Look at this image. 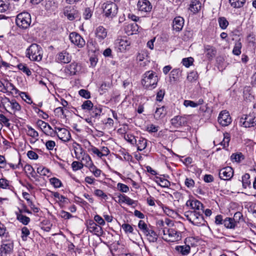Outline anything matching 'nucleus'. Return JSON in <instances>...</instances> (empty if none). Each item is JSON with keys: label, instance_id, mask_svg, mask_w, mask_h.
I'll return each instance as SVG.
<instances>
[{"label": "nucleus", "instance_id": "obj_61", "mask_svg": "<svg viewBox=\"0 0 256 256\" xmlns=\"http://www.w3.org/2000/svg\"><path fill=\"white\" fill-rule=\"evenodd\" d=\"M118 188V190L123 192H127L129 191V188L128 186L122 184V183H118L117 184Z\"/></svg>", "mask_w": 256, "mask_h": 256}, {"label": "nucleus", "instance_id": "obj_52", "mask_svg": "<svg viewBox=\"0 0 256 256\" xmlns=\"http://www.w3.org/2000/svg\"><path fill=\"white\" fill-rule=\"evenodd\" d=\"M84 165L81 162L74 161L72 164V168L74 171H76L83 168Z\"/></svg>", "mask_w": 256, "mask_h": 256}, {"label": "nucleus", "instance_id": "obj_22", "mask_svg": "<svg viewBox=\"0 0 256 256\" xmlns=\"http://www.w3.org/2000/svg\"><path fill=\"white\" fill-rule=\"evenodd\" d=\"M116 44L120 52L124 51L128 46L130 45V42L126 38L118 39L116 40Z\"/></svg>", "mask_w": 256, "mask_h": 256}, {"label": "nucleus", "instance_id": "obj_64", "mask_svg": "<svg viewBox=\"0 0 256 256\" xmlns=\"http://www.w3.org/2000/svg\"><path fill=\"white\" fill-rule=\"evenodd\" d=\"M54 2L53 0H48L46 1L45 4L46 9L47 10H51L54 6Z\"/></svg>", "mask_w": 256, "mask_h": 256}, {"label": "nucleus", "instance_id": "obj_14", "mask_svg": "<svg viewBox=\"0 0 256 256\" xmlns=\"http://www.w3.org/2000/svg\"><path fill=\"white\" fill-rule=\"evenodd\" d=\"M81 70V66L78 63L73 62L64 69L65 72L70 76L76 74Z\"/></svg>", "mask_w": 256, "mask_h": 256}, {"label": "nucleus", "instance_id": "obj_50", "mask_svg": "<svg viewBox=\"0 0 256 256\" xmlns=\"http://www.w3.org/2000/svg\"><path fill=\"white\" fill-rule=\"evenodd\" d=\"M198 77V73L196 71H192L188 73L187 80L190 82H195Z\"/></svg>", "mask_w": 256, "mask_h": 256}, {"label": "nucleus", "instance_id": "obj_39", "mask_svg": "<svg viewBox=\"0 0 256 256\" xmlns=\"http://www.w3.org/2000/svg\"><path fill=\"white\" fill-rule=\"evenodd\" d=\"M182 72L180 68L172 70L170 72V78H173L174 81L178 80L181 76Z\"/></svg>", "mask_w": 256, "mask_h": 256}, {"label": "nucleus", "instance_id": "obj_28", "mask_svg": "<svg viewBox=\"0 0 256 256\" xmlns=\"http://www.w3.org/2000/svg\"><path fill=\"white\" fill-rule=\"evenodd\" d=\"M198 214L199 212L196 210L188 211L184 213V216L190 223L194 224V222L196 220V216L198 215Z\"/></svg>", "mask_w": 256, "mask_h": 256}, {"label": "nucleus", "instance_id": "obj_46", "mask_svg": "<svg viewBox=\"0 0 256 256\" xmlns=\"http://www.w3.org/2000/svg\"><path fill=\"white\" fill-rule=\"evenodd\" d=\"M250 176L248 174H245L242 177V186L244 188H246L247 186H250Z\"/></svg>", "mask_w": 256, "mask_h": 256}, {"label": "nucleus", "instance_id": "obj_38", "mask_svg": "<svg viewBox=\"0 0 256 256\" xmlns=\"http://www.w3.org/2000/svg\"><path fill=\"white\" fill-rule=\"evenodd\" d=\"M246 0H229V2L234 8H240L245 4Z\"/></svg>", "mask_w": 256, "mask_h": 256}, {"label": "nucleus", "instance_id": "obj_32", "mask_svg": "<svg viewBox=\"0 0 256 256\" xmlns=\"http://www.w3.org/2000/svg\"><path fill=\"white\" fill-rule=\"evenodd\" d=\"M204 52L206 56L211 59L216 55V50L213 46L207 45L204 46Z\"/></svg>", "mask_w": 256, "mask_h": 256}, {"label": "nucleus", "instance_id": "obj_2", "mask_svg": "<svg viewBox=\"0 0 256 256\" xmlns=\"http://www.w3.org/2000/svg\"><path fill=\"white\" fill-rule=\"evenodd\" d=\"M26 56L30 60L40 62L42 58V48L36 44H32L26 48Z\"/></svg>", "mask_w": 256, "mask_h": 256}, {"label": "nucleus", "instance_id": "obj_42", "mask_svg": "<svg viewBox=\"0 0 256 256\" xmlns=\"http://www.w3.org/2000/svg\"><path fill=\"white\" fill-rule=\"evenodd\" d=\"M156 182L162 187H168L170 186V182L166 179L156 176Z\"/></svg>", "mask_w": 256, "mask_h": 256}, {"label": "nucleus", "instance_id": "obj_35", "mask_svg": "<svg viewBox=\"0 0 256 256\" xmlns=\"http://www.w3.org/2000/svg\"><path fill=\"white\" fill-rule=\"evenodd\" d=\"M204 212V211H200V212H199L198 214L196 216V220L194 222V225L197 226L204 225L206 221L203 216Z\"/></svg>", "mask_w": 256, "mask_h": 256}, {"label": "nucleus", "instance_id": "obj_30", "mask_svg": "<svg viewBox=\"0 0 256 256\" xmlns=\"http://www.w3.org/2000/svg\"><path fill=\"white\" fill-rule=\"evenodd\" d=\"M176 250L182 255H188L190 251V247L188 245L178 246L175 248Z\"/></svg>", "mask_w": 256, "mask_h": 256}, {"label": "nucleus", "instance_id": "obj_54", "mask_svg": "<svg viewBox=\"0 0 256 256\" xmlns=\"http://www.w3.org/2000/svg\"><path fill=\"white\" fill-rule=\"evenodd\" d=\"M88 168L95 176L98 177L100 175L102 172L101 170L96 168L94 164L92 165Z\"/></svg>", "mask_w": 256, "mask_h": 256}, {"label": "nucleus", "instance_id": "obj_55", "mask_svg": "<svg viewBox=\"0 0 256 256\" xmlns=\"http://www.w3.org/2000/svg\"><path fill=\"white\" fill-rule=\"evenodd\" d=\"M124 139L132 144H134L136 143V140L135 136L132 134H126L124 135Z\"/></svg>", "mask_w": 256, "mask_h": 256}, {"label": "nucleus", "instance_id": "obj_23", "mask_svg": "<svg viewBox=\"0 0 256 256\" xmlns=\"http://www.w3.org/2000/svg\"><path fill=\"white\" fill-rule=\"evenodd\" d=\"M202 4L199 0H191L189 10L194 14L198 12L201 8Z\"/></svg>", "mask_w": 256, "mask_h": 256}, {"label": "nucleus", "instance_id": "obj_21", "mask_svg": "<svg viewBox=\"0 0 256 256\" xmlns=\"http://www.w3.org/2000/svg\"><path fill=\"white\" fill-rule=\"evenodd\" d=\"M88 228L90 232H94L96 234L99 235L102 233V228L98 226L94 221L90 220L88 225Z\"/></svg>", "mask_w": 256, "mask_h": 256}, {"label": "nucleus", "instance_id": "obj_12", "mask_svg": "<svg viewBox=\"0 0 256 256\" xmlns=\"http://www.w3.org/2000/svg\"><path fill=\"white\" fill-rule=\"evenodd\" d=\"M234 175V170L230 166H226L220 170L219 176L221 180H228L232 178Z\"/></svg>", "mask_w": 256, "mask_h": 256}, {"label": "nucleus", "instance_id": "obj_36", "mask_svg": "<svg viewBox=\"0 0 256 256\" xmlns=\"http://www.w3.org/2000/svg\"><path fill=\"white\" fill-rule=\"evenodd\" d=\"M26 127L28 128L26 134L28 136L34 138L36 140H38V137L39 136L38 132L30 126L28 125Z\"/></svg>", "mask_w": 256, "mask_h": 256}, {"label": "nucleus", "instance_id": "obj_41", "mask_svg": "<svg viewBox=\"0 0 256 256\" xmlns=\"http://www.w3.org/2000/svg\"><path fill=\"white\" fill-rule=\"evenodd\" d=\"M220 27L222 30H225L227 28L229 24L226 18L222 16L218 18V20Z\"/></svg>", "mask_w": 256, "mask_h": 256}, {"label": "nucleus", "instance_id": "obj_1", "mask_svg": "<svg viewBox=\"0 0 256 256\" xmlns=\"http://www.w3.org/2000/svg\"><path fill=\"white\" fill-rule=\"evenodd\" d=\"M158 78L152 70L146 71L142 76V84L146 89L152 90L156 86Z\"/></svg>", "mask_w": 256, "mask_h": 256}, {"label": "nucleus", "instance_id": "obj_33", "mask_svg": "<svg viewBox=\"0 0 256 256\" xmlns=\"http://www.w3.org/2000/svg\"><path fill=\"white\" fill-rule=\"evenodd\" d=\"M204 103V100L202 98H200L196 102L190 100H184V105L186 107H192L196 108L199 105H201Z\"/></svg>", "mask_w": 256, "mask_h": 256}, {"label": "nucleus", "instance_id": "obj_10", "mask_svg": "<svg viewBox=\"0 0 256 256\" xmlns=\"http://www.w3.org/2000/svg\"><path fill=\"white\" fill-rule=\"evenodd\" d=\"M69 39L72 44L79 48H83L86 44L84 40L80 34L76 32L70 33Z\"/></svg>", "mask_w": 256, "mask_h": 256}, {"label": "nucleus", "instance_id": "obj_26", "mask_svg": "<svg viewBox=\"0 0 256 256\" xmlns=\"http://www.w3.org/2000/svg\"><path fill=\"white\" fill-rule=\"evenodd\" d=\"M80 160L84 166L88 168H89L94 164L91 158L87 153L84 154Z\"/></svg>", "mask_w": 256, "mask_h": 256}, {"label": "nucleus", "instance_id": "obj_57", "mask_svg": "<svg viewBox=\"0 0 256 256\" xmlns=\"http://www.w3.org/2000/svg\"><path fill=\"white\" fill-rule=\"evenodd\" d=\"M78 94L81 96L85 98L88 99L90 98V93L88 90L82 89L79 90Z\"/></svg>", "mask_w": 256, "mask_h": 256}, {"label": "nucleus", "instance_id": "obj_16", "mask_svg": "<svg viewBox=\"0 0 256 256\" xmlns=\"http://www.w3.org/2000/svg\"><path fill=\"white\" fill-rule=\"evenodd\" d=\"M137 6L138 10L142 12H148L152 9V5L148 0H139Z\"/></svg>", "mask_w": 256, "mask_h": 256}, {"label": "nucleus", "instance_id": "obj_13", "mask_svg": "<svg viewBox=\"0 0 256 256\" xmlns=\"http://www.w3.org/2000/svg\"><path fill=\"white\" fill-rule=\"evenodd\" d=\"M54 128L58 130V137L62 141L68 142L71 138V135L69 131L65 128H60L55 126Z\"/></svg>", "mask_w": 256, "mask_h": 256}, {"label": "nucleus", "instance_id": "obj_3", "mask_svg": "<svg viewBox=\"0 0 256 256\" xmlns=\"http://www.w3.org/2000/svg\"><path fill=\"white\" fill-rule=\"evenodd\" d=\"M2 108H4L8 112L11 114H16L20 112L22 108L19 103L15 100H10L9 98L4 96L2 98Z\"/></svg>", "mask_w": 256, "mask_h": 256}, {"label": "nucleus", "instance_id": "obj_29", "mask_svg": "<svg viewBox=\"0 0 256 256\" xmlns=\"http://www.w3.org/2000/svg\"><path fill=\"white\" fill-rule=\"evenodd\" d=\"M223 224L228 228L234 229L236 226V222L234 218H226L223 222Z\"/></svg>", "mask_w": 256, "mask_h": 256}, {"label": "nucleus", "instance_id": "obj_37", "mask_svg": "<svg viewBox=\"0 0 256 256\" xmlns=\"http://www.w3.org/2000/svg\"><path fill=\"white\" fill-rule=\"evenodd\" d=\"M242 44L240 39L236 40L235 42L234 48L232 50V53L234 55L239 56L241 54V48Z\"/></svg>", "mask_w": 256, "mask_h": 256}, {"label": "nucleus", "instance_id": "obj_53", "mask_svg": "<svg viewBox=\"0 0 256 256\" xmlns=\"http://www.w3.org/2000/svg\"><path fill=\"white\" fill-rule=\"evenodd\" d=\"M26 172H28L33 178H35L36 172L34 168L30 164H26L24 167Z\"/></svg>", "mask_w": 256, "mask_h": 256}, {"label": "nucleus", "instance_id": "obj_51", "mask_svg": "<svg viewBox=\"0 0 256 256\" xmlns=\"http://www.w3.org/2000/svg\"><path fill=\"white\" fill-rule=\"evenodd\" d=\"M21 98L28 104H32L33 103L31 98L25 92H20L19 94Z\"/></svg>", "mask_w": 256, "mask_h": 256}, {"label": "nucleus", "instance_id": "obj_40", "mask_svg": "<svg viewBox=\"0 0 256 256\" xmlns=\"http://www.w3.org/2000/svg\"><path fill=\"white\" fill-rule=\"evenodd\" d=\"M136 145L138 150L142 151L146 148L147 145V140L144 138H140Z\"/></svg>", "mask_w": 256, "mask_h": 256}, {"label": "nucleus", "instance_id": "obj_19", "mask_svg": "<svg viewBox=\"0 0 256 256\" xmlns=\"http://www.w3.org/2000/svg\"><path fill=\"white\" fill-rule=\"evenodd\" d=\"M71 56L66 50H63L60 52L57 57V60L58 62L68 64L71 60Z\"/></svg>", "mask_w": 256, "mask_h": 256}, {"label": "nucleus", "instance_id": "obj_48", "mask_svg": "<svg viewBox=\"0 0 256 256\" xmlns=\"http://www.w3.org/2000/svg\"><path fill=\"white\" fill-rule=\"evenodd\" d=\"M17 219L24 225L28 224L30 221L28 217L22 214H17Z\"/></svg>", "mask_w": 256, "mask_h": 256}, {"label": "nucleus", "instance_id": "obj_47", "mask_svg": "<svg viewBox=\"0 0 256 256\" xmlns=\"http://www.w3.org/2000/svg\"><path fill=\"white\" fill-rule=\"evenodd\" d=\"M94 104L90 100H86L83 102L81 106L82 110L90 112Z\"/></svg>", "mask_w": 256, "mask_h": 256}, {"label": "nucleus", "instance_id": "obj_17", "mask_svg": "<svg viewBox=\"0 0 256 256\" xmlns=\"http://www.w3.org/2000/svg\"><path fill=\"white\" fill-rule=\"evenodd\" d=\"M138 26L135 22L128 24L124 26V31L128 36L136 34L138 32Z\"/></svg>", "mask_w": 256, "mask_h": 256}, {"label": "nucleus", "instance_id": "obj_44", "mask_svg": "<svg viewBox=\"0 0 256 256\" xmlns=\"http://www.w3.org/2000/svg\"><path fill=\"white\" fill-rule=\"evenodd\" d=\"M0 188H8L10 190L14 188L12 186L9 184V181L3 178L0 179Z\"/></svg>", "mask_w": 256, "mask_h": 256}, {"label": "nucleus", "instance_id": "obj_56", "mask_svg": "<svg viewBox=\"0 0 256 256\" xmlns=\"http://www.w3.org/2000/svg\"><path fill=\"white\" fill-rule=\"evenodd\" d=\"M193 62H194V59H193V58H192L191 57L188 58H184L182 60V63L183 65L187 68H188L190 66H191Z\"/></svg>", "mask_w": 256, "mask_h": 256}, {"label": "nucleus", "instance_id": "obj_5", "mask_svg": "<svg viewBox=\"0 0 256 256\" xmlns=\"http://www.w3.org/2000/svg\"><path fill=\"white\" fill-rule=\"evenodd\" d=\"M163 239L166 241L174 242L180 240L181 233L174 228H164L162 230Z\"/></svg>", "mask_w": 256, "mask_h": 256}, {"label": "nucleus", "instance_id": "obj_27", "mask_svg": "<svg viewBox=\"0 0 256 256\" xmlns=\"http://www.w3.org/2000/svg\"><path fill=\"white\" fill-rule=\"evenodd\" d=\"M73 147L76 158L77 160H80L81 158L83 156L84 154H86V152L82 148L81 146L78 144H76V146H74Z\"/></svg>", "mask_w": 256, "mask_h": 256}, {"label": "nucleus", "instance_id": "obj_6", "mask_svg": "<svg viewBox=\"0 0 256 256\" xmlns=\"http://www.w3.org/2000/svg\"><path fill=\"white\" fill-rule=\"evenodd\" d=\"M18 26L24 29L28 28L31 23V16L30 14L24 12L18 14L16 19Z\"/></svg>", "mask_w": 256, "mask_h": 256}, {"label": "nucleus", "instance_id": "obj_62", "mask_svg": "<svg viewBox=\"0 0 256 256\" xmlns=\"http://www.w3.org/2000/svg\"><path fill=\"white\" fill-rule=\"evenodd\" d=\"M164 222L162 220H158L156 222V225L159 230V234H162V230L165 227L164 226Z\"/></svg>", "mask_w": 256, "mask_h": 256}, {"label": "nucleus", "instance_id": "obj_7", "mask_svg": "<svg viewBox=\"0 0 256 256\" xmlns=\"http://www.w3.org/2000/svg\"><path fill=\"white\" fill-rule=\"evenodd\" d=\"M14 248L12 240L9 238L2 240V244L0 247V256H6L11 254Z\"/></svg>", "mask_w": 256, "mask_h": 256}, {"label": "nucleus", "instance_id": "obj_58", "mask_svg": "<svg viewBox=\"0 0 256 256\" xmlns=\"http://www.w3.org/2000/svg\"><path fill=\"white\" fill-rule=\"evenodd\" d=\"M51 194L55 198H58V200L62 202H65V200L66 199V198L64 196L60 195L58 192H51Z\"/></svg>", "mask_w": 256, "mask_h": 256}, {"label": "nucleus", "instance_id": "obj_45", "mask_svg": "<svg viewBox=\"0 0 256 256\" xmlns=\"http://www.w3.org/2000/svg\"><path fill=\"white\" fill-rule=\"evenodd\" d=\"M8 0H0V12H5L9 9L10 4L8 2Z\"/></svg>", "mask_w": 256, "mask_h": 256}, {"label": "nucleus", "instance_id": "obj_15", "mask_svg": "<svg viewBox=\"0 0 256 256\" xmlns=\"http://www.w3.org/2000/svg\"><path fill=\"white\" fill-rule=\"evenodd\" d=\"M95 36L99 42L103 40L108 35V30L103 26H100L94 30Z\"/></svg>", "mask_w": 256, "mask_h": 256}, {"label": "nucleus", "instance_id": "obj_11", "mask_svg": "<svg viewBox=\"0 0 256 256\" xmlns=\"http://www.w3.org/2000/svg\"><path fill=\"white\" fill-rule=\"evenodd\" d=\"M218 121L222 126H228L232 121L229 112L226 110L220 112L218 118Z\"/></svg>", "mask_w": 256, "mask_h": 256}, {"label": "nucleus", "instance_id": "obj_8", "mask_svg": "<svg viewBox=\"0 0 256 256\" xmlns=\"http://www.w3.org/2000/svg\"><path fill=\"white\" fill-rule=\"evenodd\" d=\"M103 6V12L106 16L112 18L117 14L118 6L115 3L106 2L104 3Z\"/></svg>", "mask_w": 256, "mask_h": 256}, {"label": "nucleus", "instance_id": "obj_24", "mask_svg": "<svg viewBox=\"0 0 256 256\" xmlns=\"http://www.w3.org/2000/svg\"><path fill=\"white\" fill-rule=\"evenodd\" d=\"M190 206L194 210H196L198 212L204 211L203 204L198 200H192L190 202Z\"/></svg>", "mask_w": 256, "mask_h": 256}, {"label": "nucleus", "instance_id": "obj_9", "mask_svg": "<svg viewBox=\"0 0 256 256\" xmlns=\"http://www.w3.org/2000/svg\"><path fill=\"white\" fill-rule=\"evenodd\" d=\"M240 123L245 128L254 127L256 126V116L253 113L244 116V118H241Z\"/></svg>", "mask_w": 256, "mask_h": 256}, {"label": "nucleus", "instance_id": "obj_31", "mask_svg": "<svg viewBox=\"0 0 256 256\" xmlns=\"http://www.w3.org/2000/svg\"><path fill=\"white\" fill-rule=\"evenodd\" d=\"M166 115L164 106L157 108L154 114V118L156 120H159L164 118Z\"/></svg>", "mask_w": 256, "mask_h": 256}, {"label": "nucleus", "instance_id": "obj_63", "mask_svg": "<svg viewBox=\"0 0 256 256\" xmlns=\"http://www.w3.org/2000/svg\"><path fill=\"white\" fill-rule=\"evenodd\" d=\"M0 122L6 126H9L10 125L9 120L3 114H0Z\"/></svg>", "mask_w": 256, "mask_h": 256}, {"label": "nucleus", "instance_id": "obj_18", "mask_svg": "<svg viewBox=\"0 0 256 256\" xmlns=\"http://www.w3.org/2000/svg\"><path fill=\"white\" fill-rule=\"evenodd\" d=\"M184 19L181 16H176L173 20L172 28L176 32H180L184 25Z\"/></svg>", "mask_w": 256, "mask_h": 256}, {"label": "nucleus", "instance_id": "obj_43", "mask_svg": "<svg viewBox=\"0 0 256 256\" xmlns=\"http://www.w3.org/2000/svg\"><path fill=\"white\" fill-rule=\"evenodd\" d=\"M19 70L22 71L24 73L26 74L28 76L32 74V72L30 68L27 66L26 64H20L17 66Z\"/></svg>", "mask_w": 256, "mask_h": 256}, {"label": "nucleus", "instance_id": "obj_20", "mask_svg": "<svg viewBox=\"0 0 256 256\" xmlns=\"http://www.w3.org/2000/svg\"><path fill=\"white\" fill-rule=\"evenodd\" d=\"M170 122L174 126L177 128L185 125L186 123V121L184 118L178 116L172 118Z\"/></svg>", "mask_w": 256, "mask_h": 256}, {"label": "nucleus", "instance_id": "obj_60", "mask_svg": "<svg viewBox=\"0 0 256 256\" xmlns=\"http://www.w3.org/2000/svg\"><path fill=\"white\" fill-rule=\"evenodd\" d=\"M122 228L126 233H132L134 228L132 226L128 224H124L122 225Z\"/></svg>", "mask_w": 256, "mask_h": 256}, {"label": "nucleus", "instance_id": "obj_49", "mask_svg": "<svg viewBox=\"0 0 256 256\" xmlns=\"http://www.w3.org/2000/svg\"><path fill=\"white\" fill-rule=\"evenodd\" d=\"M50 182L55 188H59L62 185L61 181L59 179L54 177L50 178Z\"/></svg>", "mask_w": 256, "mask_h": 256}, {"label": "nucleus", "instance_id": "obj_25", "mask_svg": "<svg viewBox=\"0 0 256 256\" xmlns=\"http://www.w3.org/2000/svg\"><path fill=\"white\" fill-rule=\"evenodd\" d=\"M89 112L91 118H97L101 114L102 107L101 106H94Z\"/></svg>", "mask_w": 256, "mask_h": 256}, {"label": "nucleus", "instance_id": "obj_4", "mask_svg": "<svg viewBox=\"0 0 256 256\" xmlns=\"http://www.w3.org/2000/svg\"><path fill=\"white\" fill-rule=\"evenodd\" d=\"M138 227L146 236L148 240L150 242H154L157 241L158 235L152 227L150 226H148L144 220H140L139 221Z\"/></svg>", "mask_w": 256, "mask_h": 256}, {"label": "nucleus", "instance_id": "obj_59", "mask_svg": "<svg viewBox=\"0 0 256 256\" xmlns=\"http://www.w3.org/2000/svg\"><path fill=\"white\" fill-rule=\"evenodd\" d=\"M121 154L123 156L124 160L129 162L132 161V156L128 152L125 150H123L121 151Z\"/></svg>", "mask_w": 256, "mask_h": 256}, {"label": "nucleus", "instance_id": "obj_34", "mask_svg": "<svg viewBox=\"0 0 256 256\" xmlns=\"http://www.w3.org/2000/svg\"><path fill=\"white\" fill-rule=\"evenodd\" d=\"M0 237L2 239H8L10 238L9 232L6 230L5 226L0 222Z\"/></svg>", "mask_w": 256, "mask_h": 256}]
</instances>
